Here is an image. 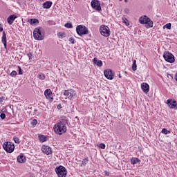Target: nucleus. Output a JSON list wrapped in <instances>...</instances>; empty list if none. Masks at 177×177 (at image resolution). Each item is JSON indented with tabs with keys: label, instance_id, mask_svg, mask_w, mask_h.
<instances>
[{
	"label": "nucleus",
	"instance_id": "5701e85b",
	"mask_svg": "<svg viewBox=\"0 0 177 177\" xmlns=\"http://www.w3.org/2000/svg\"><path fill=\"white\" fill-rule=\"evenodd\" d=\"M138 162H140V160L139 158H132L131 159V163L133 165H135V164H138Z\"/></svg>",
	"mask_w": 177,
	"mask_h": 177
},
{
	"label": "nucleus",
	"instance_id": "2eb2a0df",
	"mask_svg": "<svg viewBox=\"0 0 177 177\" xmlns=\"http://www.w3.org/2000/svg\"><path fill=\"white\" fill-rule=\"evenodd\" d=\"M141 89L144 93H149L150 91V86L147 83L141 84Z\"/></svg>",
	"mask_w": 177,
	"mask_h": 177
},
{
	"label": "nucleus",
	"instance_id": "473e14b6",
	"mask_svg": "<svg viewBox=\"0 0 177 177\" xmlns=\"http://www.w3.org/2000/svg\"><path fill=\"white\" fill-rule=\"evenodd\" d=\"M17 68H18V70H19L18 74H19V75H23V70L21 69V67H20L19 66H18Z\"/></svg>",
	"mask_w": 177,
	"mask_h": 177
},
{
	"label": "nucleus",
	"instance_id": "4c0bfd02",
	"mask_svg": "<svg viewBox=\"0 0 177 177\" xmlns=\"http://www.w3.org/2000/svg\"><path fill=\"white\" fill-rule=\"evenodd\" d=\"M99 147L100 149H106V145H104V143H100Z\"/></svg>",
	"mask_w": 177,
	"mask_h": 177
},
{
	"label": "nucleus",
	"instance_id": "f03ea898",
	"mask_svg": "<svg viewBox=\"0 0 177 177\" xmlns=\"http://www.w3.org/2000/svg\"><path fill=\"white\" fill-rule=\"evenodd\" d=\"M139 21L140 24H147V28H153V21L149 18V17L145 15L143 17H140Z\"/></svg>",
	"mask_w": 177,
	"mask_h": 177
},
{
	"label": "nucleus",
	"instance_id": "bb28decb",
	"mask_svg": "<svg viewBox=\"0 0 177 177\" xmlns=\"http://www.w3.org/2000/svg\"><path fill=\"white\" fill-rule=\"evenodd\" d=\"M137 66H136V60H134L132 64V68H133V71H136L137 68H136Z\"/></svg>",
	"mask_w": 177,
	"mask_h": 177
},
{
	"label": "nucleus",
	"instance_id": "a878e982",
	"mask_svg": "<svg viewBox=\"0 0 177 177\" xmlns=\"http://www.w3.org/2000/svg\"><path fill=\"white\" fill-rule=\"evenodd\" d=\"M59 38L63 39L65 38L66 37V33H64V32H60L57 34Z\"/></svg>",
	"mask_w": 177,
	"mask_h": 177
},
{
	"label": "nucleus",
	"instance_id": "1a4fd4ad",
	"mask_svg": "<svg viewBox=\"0 0 177 177\" xmlns=\"http://www.w3.org/2000/svg\"><path fill=\"white\" fill-rule=\"evenodd\" d=\"M163 57L167 63H174L175 62V56L169 51L165 52L163 55Z\"/></svg>",
	"mask_w": 177,
	"mask_h": 177
},
{
	"label": "nucleus",
	"instance_id": "3c124183",
	"mask_svg": "<svg viewBox=\"0 0 177 177\" xmlns=\"http://www.w3.org/2000/svg\"><path fill=\"white\" fill-rule=\"evenodd\" d=\"M119 1H122V0H119Z\"/></svg>",
	"mask_w": 177,
	"mask_h": 177
},
{
	"label": "nucleus",
	"instance_id": "393cba45",
	"mask_svg": "<svg viewBox=\"0 0 177 177\" xmlns=\"http://www.w3.org/2000/svg\"><path fill=\"white\" fill-rule=\"evenodd\" d=\"M39 140H40V142H41V143H44V142H46V136L44 135H39Z\"/></svg>",
	"mask_w": 177,
	"mask_h": 177
},
{
	"label": "nucleus",
	"instance_id": "7c9ffc66",
	"mask_svg": "<svg viewBox=\"0 0 177 177\" xmlns=\"http://www.w3.org/2000/svg\"><path fill=\"white\" fill-rule=\"evenodd\" d=\"M47 24L48 26H55L56 22H55L54 21H48Z\"/></svg>",
	"mask_w": 177,
	"mask_h": 177
},
{
	"label": "nucleus",
	"instance_id": "c03bdc74",
	"mask_svg": "<svg viewBox=\"0 0 177 177\" xmlns=\"http://www.w3.org/2000/svg\"><path fill=\"white\" fill-rule=\"evenodd\" d=\"M124 12H125V13H129V9L126 8V9L124 10Z\"/></svg>",
	"mask_w": 177,
	"mask_h": 177
},
{
	"label": "nucleus",
	"instance_id": "cd10ccee",
	"mask_svg": "<svg viewBox=\"0 0 177 177\" xmlns=\"http://www.w3.org/2000/svg\"><path fill=\"white\" fill-rule=\"evenodd\" d=\"M64 27H66V28H73V24L66 23L65 24Z\"/></svg>",
	"mask_w": 177,
	"mask_h": 177
},
{
	"label": "nucleus",
	"instance_id": "49530a36",
	"mask_svg": "<svg viewBox=\"0 0 177 177\" xmlns=\"http://www.w3.org/2000/svg\"><path fill=\"white\" fill-rule=\"evenodd\" d=\"M118 77H119L120 78H121V77H121V74L119 73Z\"/></svg>",
	"mask_w": 177,
	"mask_h": 177
},
{
	"label": "nucleus",
	"instance_id": "72a5a7b5",
	"mask_svg": "<svg viewBox=\"0 0 177 177\" xmlns=\"http://www.w3.org/2000/svg\"><path fill=\"white\" fill-rule=\"evenodd\" d=\"M10 77H15L16 75H17V72H16V71H12L10 74Z\"/></svg>",
	"mask_w": 177,
	"mask_h": 177
},
{
	"label": "nucleus",
	"instance_id": "ddd939ff",
	"mask_svg": "<svg viewBox=\"0 0 177 177\" xmlns=\"http://www.w3.org/2000/svg\"><path fill=\"white\" fill-rule=\"evenodd\" d=\"M44 95L50 102H53V93L50 89H46L44 91Z\"/></svg>",
	"mask_w": 177,
	"mask_h": 177
},
{
	"label": "nucleus",
	"instance_id": "0eeeda50",
	"mask_svg": "<svg viewBox=\"0 0 177 177\" xmlns=\"http://www.w3.org/2000/svg\"><path fill=\"white\" fill-rule=\"evenodd\" d=\"M3 148L7 153H13L15 151V144L10 142H5Z\"/></svg>",
	"mask_w": 177,
	"mask_h": 177
},
{
	"label": "nucleus",
	"instance_id": "f704fd0d",
	"mask_svg": "<svg viewBox=\"0 0 177 177\" xmlns=\"http://www.w3.org/2000/svg\"><path fill=\"white\" fill-rule=\"evenodd\" d=\"M31 124H32V127H35V125H37L38 124V120L34 119V120H32Z\"/></svg>",
	"mask_w": 177,
	"mask_h": 177
},
{
	"label": "nucleus",
	"instance_id": "c85d7f7f",
	"mask_svg": "<svg viewBox=\"0 0 177 177\" xmlns=\"http://www.w3.org/2000/svg\"><path fill=\"white\" fill-rule=\"evenodd\" d=\"M13 140L15 143H17V145L20 144V139H19L18 137H13Z\"/></svg>",
	"mask_w": 177,
	"mask_h": 177
},
{
	"label": "nucleus",
	"instance_id": "2f4dec72",
	"mask_svg": "<svg viewBox=\"0 0 177 177\" xmlns=\"http://www.w3.org/2000/svg\"><path fill=\"white\" fill-rule=\"evenodd\" d=\"M38 78H39V80H45V75L44 73H41L38 75Z\"/></svg>",
	"mask_w": 177,
	"mask_h": 177
},
{
	"label": "nucleus",
	"instance_id": "412c9836",
	"mask_svg": "<svg viewBox=\"0 0 177 177\" xmlns=\"http://www.w3.org/2000/svg\"><path fill=\"white\" fill-rule=\"evenodd\" d=\"M93 63L94 64H96L97 66H98V67H102V66H103V62H102V60H99L96 57H94Z\"/></svg>",
	"mask_w": 177,
	"mask_h": 177
},
{
	"label": "nucleus",
	"instance_id": "6ab92c4d",
	"mask_svg": "<svg viewBox=\"0 0 177 177\" xmlns=\"http://www.w3.org/2000/svg\"><path fill=\"white\" fill-rule=\"evenodd\" d=\"M1 42L4 45L5 49H6L7 41H6V32L5 31L3 32V35H2V37H1Z\"/></svg>",
	"mask_w": 177,
	"mask_h": 177
},
{
	"label": "nucleus",
	"instance_id": "423d86ee",
	"mask_svg": "<svg viewBox=\"0 0 177 177\" xmlns=\"http://www.w3.org/2000/svg\"><path fill=\"white\" fill-rule=\"evenodd\" d=\"M33 38L36 39V41H42V39H44V35L39 28H35L33 31Z\"/></svg>",
	"mask_w": 177,
	"mask_h": 177
},
{
	"label": "nucleus",
	"instance_id": "20e7f679",
	"mask_svg": "<svg viewBox=\"0 0 177 177\" xmlns=\"http://www.w3.org/2000/svg\"><path fill=\"white\" fill-rule=\"evenodd\" d=\"M58 177H67V169L64 166H59L55 169Z\"/></svg>",
	"mask_w": 177,
	"mask_h": 177
},
{
	"label": "nucleus",
	"instance_id": "f3484780",
	"mask_svg": "<svg viewBox=\"0 0 177 177\" xmlns=\"http://www.w3.org/2000/svg\"><path fill=\"white\" fill-rule=\"evenodd\" d=\"M26 156H24V154L20 153V155L18 156L17 161L20 164H23V162H26Z\"/></svg>",
	"mask_w": 177,
	"mask_h": 177
},
{
	"label": "nucleus",
	"instance_id": "f257e3e1",
	"mask_svg": "<svg viewBox=\"0 0 177 177\" xmlns=\"http://www.w3.org/2000/svg\"><path fill=\"white\" fill-rule=\"evenodd\" d=\"M54 132L57 135H63L67 132V127L62 123L57 122L53 127Z\"/></svg>",
	"mask_w": 177,
	"mask_h": 177
},
{
	"label": "nucleus",
	"instance_id": "58836bf2",
	"mask_svg": "<svg viewBox=\"0 0 177 177\" xmlns=\"http://www.w3.org/2000/svg\"><path fill=\"white\" fill-rule=\"evenodd\" d=\"M0 118L1 120H5V118H6V115L5 113H1Z\"/></svg>",
	"mask_w": 177,
	"mask_h": 177
},
{
	"label": "nucleus",
	"instance_id": "dca6fc26",
	"mask_svg": "<svg viewBox=\"0 0 177 177\" xmlns=\"http://www.w3.org/2000/svg\"><path fill=\"white\" fill-rule=\"evenodd\" d=\"M16 19H17V16H16L15 15H10L7 18V23H8V24H10V26H12V24H13V23H14L15 20H16Z\"/></svg>",
	"mask_w": 177,
	"mask_h": 177
},
{
	"label": "nucleus",
	"instance_id": "a19ab883",
	"mask_svg": "<svg viewBox=\"0 0 177 177\" xmlns=\"http://www.w3.org/2000/svg\"><path fill=\"white\" fill-rule=\"evenodd\" d=\"M57 109L58 110H60L61 109H63V106H62V104H59L57 106Z\"/></svg>",
	"mask_w": 177,
	"mask_h": 177
},
{
	"label": "nucleus",
	"instance_id": "4be33fe9",
	"mask_svg": "<svg viewBox=\"0 0 177 177\" xmlns=\"http://www.w3.org/2000/svg\"><path fill=\"white\" fill-rule=\"evenodd\" d=\"M28 23H30V24L32 26L34 24H38L39 23V21L37 19H30L28 20Z\"/></svg>",
	"mask_w": 177,
	"mask_h": 177
},
{
	"label": "nucleus",
	"instance_id": "c9c22d12",
	"mask_svg": "<svg viewBox=\"0 0 177 177\" xmlns=\"http://www.w3.org/2000/svg\"><path fill=\"white\" fill-rule=\"evenodd\" d=\"M171 26H172V24L171 23H169V24H167L166 25H165L164 27L167 28V30H171Z\"/></svg>",
	"mask_w": 177,
	"mask_h": 177
},
{
	"label": "nucleus",
	"instance_id": "4468645a",
	"mask_svg": "<svg viewBox=\"0 0 177 177\" xmlns=\"http://www.w3.org/2000/svg\"><path fill=\"white\" fill-rule=\"evenodd\" d=\"M167 103L170 109L177 110V102L176 100L172 101V99H169L167 100Z\"/></svg>",
	"mask_w": 177,
	"mask_h": 177
},
{
	"label": "nucleus",
	"instance_id": "a18cd8bd",
	"mask_svg": "<svg viewBox=\"0 0 177 177\" xmlns=\"http://www.w3.org/2000/svg\"><path fill=\"white\" fill-rule=\"evenodd\" d=\"M3 31V28L0 25V32Z\"/></svg>",
	"mask_w": 177,
	"mask_h": 177
},
{
	"label": "nucleus",
	"instance_id": "79ce46f5",
	"mask_svg": "<svg viewBox=\"0 0 177 177\" xmlns=\"http://www.w3.org/2000/svg\"><path fill=\"white\" fill-rule=\"evenodd\" d=\"M5 100V97H0V103H2Z\"/></svg>",
	"mask_w": 177,
	"mask_h": 177
},
{
	"label": "nucleus",
	"instance_id": "09e8293b",
	"mask_svg": "<svg viewBox=\"0 0 177 177\" xmlns=\"http://www.w3.org/2000/svg\"><path fill=\"white\" fill-rule=\"evenodd\" d=\"M124 2H128V0H124Z\"/></svg>",
	"mask_w": 177,
	"mask_h": 177
},
{
	"label": "nucleus",
	"instance_id": "ea45409f",
	"mask_svg": "<svg viewBox=\"0 0 177 177\" xmlns=\"http://www.w3.org/2000/svg\"><path fill=\"white\" fill-rule=\"evenodd\" d=\"M27 56H28L29 60H31V59H32V53H28L27 54Z\"/></svg>",
	"mask_w": 177,
	"mask_h": 177
},
{
	"label": "nucleus",
	"instance_id": "8fccbe9b",
	"mask_svg": "<svg viewBox=\"0 0 177 177\" xmlns=\"http://www.w3.org/2000/svg\"><path fill=\"white\" fill-rule=\"evenodd\" d=\"M169 75L170 77H172V75H171V74H169Z\"/></svg>",
	"mask_w": 177,
	"mask_h": 177
},
{
	"label": "nucleus",
	"instance_id": "f8f14e48",
	"mask_svg": "<svg viewBox=\"0 0 177 177\" xmlns=\"http://www.w3.org/2000/svg\"><path fill=\"white\" fill-rule=\"evenodd\" d=\"M91 5L93 9H95V10H97L98 12H100V10H102V7L100 6V3H99V1L92 0Z\"/></svg>",
	"mask_w": 177,
	"mask_h": 177
},
{
	"label": "nucleus",
	"instance_id": "7ed1b4c3",
	"mask_svg": "<svg viewBox=\"0 0 177 177\" xmlns=\"http://www.w3.org/2000/svg\"><path fill=\"white\" fill-rule=\"evenodd\" d=\"M76 32L77 35H80V37H82V35H86L87 34H89V30H88V28L84 25H79L76 27Z\"/></svg>",
	"mask_w": 177,
	"mask_h": 177
},
{
	"label": "nucleus",
	"instance_id": "e433bc0d",
	"mask_svg": "<svg viewBox=\"0 0 177 177\" xmlns=\"http://www.w3.org/2000/svg\"><path fill=\"white\" fill-rule=\"evenodd\" d=\"M69 41H70L71 44H75L77 42L75 41V39H74L73 37H70L69 38Z\"/></svg>",
	"mask_w": 177,
	"mask_h": 177
},
{
	"label": "nucleus",
	"instance_id": "9b49d317",
	"mask_svg": "<svg viewBox=\"0 0 177 177\" xmlns=\"http://www.w3.org/2000/svg\"><path fill=\"white\" fill-rule=\"evenodd\" d=\"M41 151L44 153V154H46V156H50L53 151L52 150V148L48 145H42L41 147Z\"/></svg>",
	"mask_w": 177,
	"mask_h": 177
},
{
	"label": "nucleus",
	"instance_id": "aec40b11",
	"mask_svg": "<svg viewBox=\"0 0 177 177\" xmlns=\"http://www.w3.org/2000/svg\"><path fill=\"white\" fill-rule=\"evenodd\" d=\"M53 2L52 1H46L43 3V8L44 9H50V8L52 7L53 5Z\"/></svg>",
	"mask_w": 177,
	"mask_h": 177
},
{
	"label": "nucleus",
	"instance_id": "c756f323",
	"mask_svg": "<svg viewBox=\"0 0 177 177\" xmlns=\"http://www.w3.org/2000/svg\"><path fill=\"white\" fill-rule=\"evenodd\" d=\"M162 133H165V135H168V133H171V131H168L167 129H162Z\"/></svg>",
	"mask_w": 177,
	"mask_h": 177
},
{
	"label": "nucleus",
	"instance_id": "39448f33",
	"mask_svg": "<svg viewBox=\"0 0 177 177\" xmlns=\"http://www.w3.org/2000/svg\"><path fill=\"white\" fill-rule=\"evenodd\" d=\"M100 32L101 35L105 37L106 38H107V37H110L111 34V31H110V28H109V26L106 25H102L100 27Z\"/></svg>",
	"mask_w": 177,
	"mask_h": 177
},
{
	"label": "nucleus",
	"instance_id": "b1692460",
	"mask_svg": "<svg viewBox=\"0 0 177 177\" xmlns=\"http://www.w3.org/2000/svg\"><path fill=\"white\" fill-rule=\"evenodd\" d=\"M88 161H89V158H88V157L83 159L82 161L81 167H85V165L88 164Z\"/></svg>",
	"mask_w": 177,
	"mask_h": 177
},
{
	"label": "nucleus",
	"instance_id": "37998d69",
	"mask_svg": "<svg viewBox=\"0 0 177 177\" xmlns=\"http://www.w3.org/2000/svg\"><path fill=\"white\" fill-rule=\"evenodd\" d=\"M104 174H105L106 176H110V173L108 172L107 171H105Z\"/></svg>",
	"mask_w": 177,
	"mask_h": 177
},
{
	"label": "nucleus",
	"instance_id": "9d476101",
	"mask_svg": "<svg viewBox=\"0 0 177 177\" xmlns=\"http://www.w3.org/2000/svg\"><path fill=\"white\" fill-rule=\"evenodd\" d=\"M104 75L105 77V78H106L107 80H109L110 81H111L112 80H114V73H113V70L111 69H106L105 71H104Z\"/></svg>",
	"mask_w": 177,
	"mask_h": 177
},
{
	"label": "nucleus",
	"instance_id": "6e6552de",
	"mask_svg": "<svg viewBox=\"0 0 177 177\" xmlns=\"http://www.w3.org/2000/svg\"><path fill=\"white\" fill-rule=\"evenodd\" d=\"M76 95L77 93L73 89L65 90L64 92V96H65L66 99H69V100H73Z\"/></svg>",
	"mask_w": 177,
	"mask_h": 177
},
{
	"label": "nucleus",
	"instance_id": "a211bd4d",
	"mask_svg": "<svg viewBox=\"0 0 177 177\" xmlns=\"http://www.w3.org/2000/svg\"><path fill=\"white\" fill-rule=\"evenodd\" d=\"M58 123H61L66 127L68 124V119L66 116H62Z\"/></svg>",
	"mask_w": 177,
	"mask_h": 177
},
{
	"label": "nucleus",
	"instance_id": "de8ad7c7",
	"mask_svg": "<svg viewBox=\"0 0 177 177\" xmlns=\"http://www.w3.org/2000/svg\"><path fill=\"white\" fill-rule=\"evenodd\" d=\"M176 81H177V74L176 75Z\"/></svg>",
	"mask_w": 177,
	"mask_h": 177
}]
</instances>
